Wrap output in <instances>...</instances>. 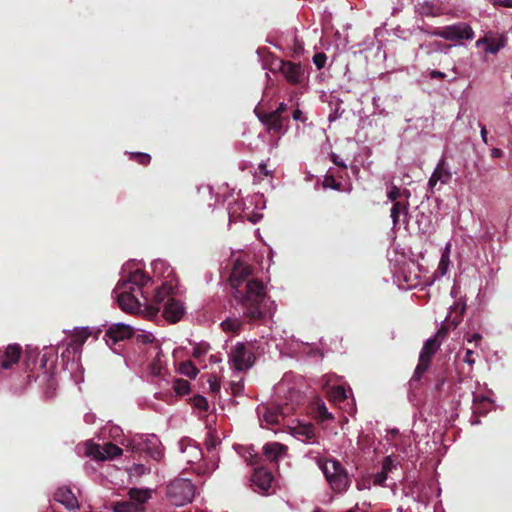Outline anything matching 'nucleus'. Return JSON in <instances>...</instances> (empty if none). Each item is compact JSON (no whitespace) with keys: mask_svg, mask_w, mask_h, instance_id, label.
<instances>
[{"mask_svg":"<svg viewBox=\"0 0 512 512\" xmlns=\"http://www.w3.org/2000/svg\"><path fill=\"white\" fill-rule=\"evenodd\" d=\"M287 450V447L283 444H280L278 442H272L267 443L263 447V453L264 455L270 460V461H278L279 457L283 455Z\"/></svg>","mask_w":512,"mask_h":512,"instance_id":"412c9836","label":"nucleus"},{"mask_svg":"<svg viewBox=\"0 0 512 512\" xmlns=\"http://www.w3.org/2000/svg\"><path fill=\"white\" fill-rule=\"evenodd\" d=\"M330 398L335 402H342L347 399V393L344 387L334 386L329 392Z\"/></svg>","mask_w":512,"mask_h":512,"instance_id":"c85d7f7f","label":"nucleus"},{"mask_svg":"<svg viewBox=\"0 0 512 512\" xmlns=\"http://www.w3.org/2000/svg\"><path fill=\"white\" fill-rule=\"evenodd\" d=\"M449 263H450L449 253H448V251H445L441 256L439 266H438V270L441 272L442 275L446 274V272L448 270Z\"/></svg>","mask_w":512,"mask_h":512,"instance_id":"473e14b6","label":"nucleus"},{"mask_svg":"<svg viewBox=\"0 0 512 512\" xmlns=\"http://www.w3.org/2000/svg\"><path fill=\"white\" fill-rule=\"evenodd\" d=\"M254 268L237 260L232 268L229 282L234 290L233 297L241 306L243 316L250 323L264 319L262 304L265 300V287L261 280L253 278Z\"/></svg>","mask_w":512,"mask_h":512,"instance_id":"f257e3e1","label":"nucleus"},{"mask_svg":"<svg viewBox=\"0 0 512 512\" xmlns=\"http://www.w3.org/2000/svg\"><path fill=\"white\" fill-rule=\"evenodd\" d=\"M387 473L380 471L374 475L373 483L376 486H384L385 481L387 480Z\"/></svg>","mask_w":512,"mask_h":512,"instance_id":"ea45409f","label":"nucleus"},{"mask_svg":"<svg viewBox=\"0 0 512 512\" xmlns=\"http://www.w3.org/2000/svg\"><path fill=\"white\" fill-rule=\"evenodd\" d=\"M342 184L338 182L333 175H326L323 180L324 188H331L333 190H341Z\"/></svg>","mask_w":512,"mask_h":512,"instance_id":"7c9ffc66","label":"nucleus"},{"mask_svg":"<svg viewBox=\"0 0 512 512\" xmlns=\"http://www.w3.org/2000/svg\"><path fill=\"white\" fill-rule=\"evenodd\" d=\"M259 169L262 173H264V175L268 176L269 175V171L267 170V166L266 164H260L259 165Z\"/></svg>","mask_w":512,"mask_h":512,"instance_id":"6e6d98bb","label":"nucleus"},{"mask_svg":"<svg viewBox=\"0 0 512 512\" xmlns=\"http://www.w3.org/2000/svg\"><path fill=\"white\" fill-rule=\"evenodd\" d=\"M440 345L441 341L436 338H429L425 341L419 355L418 364L409 382L412 387L417 388L419 386L423 375L429 369L432 358L440 348Z\"/></svg>","mask_w":512,"mask_h":512,"instance_id":"39448f33","label":"nucleus"},{"mask_svg":"<svg viewBox=\"0 0 512 512\" xmlns=\"http://www.w3.org/2000/svg\"><path fill=\"white\" fill-rule=\"evenodd\" d=\"M180 372L191 378L195 379L199 373L198 368L192 363V361H184L180 364Z\"/></svg>","mask_w":512,"mask_h":512,"instance_id":"bb28decb","label":"nucleus"},{"mask_svg":"<svg viewBox=\"0 0 512 512\" xmlns=\"http://www.w3.org/2000/svg\"><path fill=\"white\" fill-rule=\"evenodd\" d=\"M90 336V333L87 331V329H81L74 333L72 337V344L76 346L77 348L81 347L88 337Z\"/></svg>","mask_w":512,"mask_h":512,"instance_id":"c756f323","label":"nucleus"},{"mask_svg":"<svg viewBox=\"0 0 512 512\" xmlns=\"http://www.w3.org/2000/svg\"><path fill=\"white\" fill-rule=\"evenodd\" d=\"M193 405L203 411H207L209 408L207 399L201 395H197L193 398Z\"/></svg>","mask_w":512,"mask_h":512,"instance_id":"72a5a7b5","label":"nucleus"},{"mask_svg":"<svg viewBox=\"0 0 512 512\" xmlns=\"http://www.w3.org/2000/svg\"><path fill=\"white\" fill-rule=\"evenodd\" d=\"M114 512H142L141 508H138L130 500L121 501L114 504Z\"/></svg>","mask_w":512,"mask_h":512,"instance_id":"a878e982","label":"nucleus"},{"mask_svg":"<svg viewBox=\"0 0 512 512\" xmlns=\"http://www.w3.org/2000/svg\"><path fill=\"white\" fill-rule=\"evenodd\" d=\"M318 413L322 421L333 419L332 414L328 412L324 403L318 405Z\"/></svg>","mask_w":512,"mask_h":512,"instance_id":"58836bf2","label":"nucleus"},{"mask_svg":"<svg viewBox=\"0 0 512 512\" xmlns=\"http://www.w3.org/2000/svg\"><path fill=\"white\" fill-rule=\"evenodd\" d=\"M145 450L152 459L158 462L161 461L164 456L163 447L157 439L145 443Z\"/></svg>","mask_w":512,"mask_h":512,"instance_id":"5701e85b","label":"nucleus"},{"mask_svg":"<svg viewBox=\"0 0 512 512\" xmlns=\"http://www.w3.org/2000/svg\"><path fill=\"white\" fill-rule=\"evenodd\" d=\"M482 339V336L479 333H474L471 337L467 338L468 342H478Z\"/></svg>","mask_w":512,"mask_h":512,"instance_id":"864d4df0","label":"nucleus"},{"mask_svg":"<svg viewBox=\"0 0 512 512\" xmlns=\"http://www.w3.org/2000/svg\"><path fill=\"white\" fill-rule=\"evenodd\" d=\"M394 467L393 460L390 456L385 457L382 463V470L385 473H389Z\"/></svg>","mask_w":512,"mask_h":512,"instance_id":"79ce46f5","label":"nucleus"},{"mask_svg":"<svg viewBox=\"0 0 512 512\" xmlns=\"http://www.w3.org/2000/svg\"><path fill=\"white\" fill-rule=\"evenodd\" d=\"M208 382L212 393H218L220 391V380L216 375H210Z\"/></svg>","mask_w":512,"mask_h":512,"instance_id":"c9c22d12","label":"nucleus"},{"mask_svg":"<svg viewBox=\"0 0 512 512\" xmlns=\"http://www.w3.org/2000/svg\"><path fill=\"white\" fill-rule=\"evenodd\" d=\"M163 265H164V262L162 260H157V261H154V263H153L155 270L158 268V266H163Z\"/></svg>","mask_w":512,"mask_h":512,"instance_id":"bf43d9fd","label":"nucleus"},{"mask_svg":"<svg viewBox=\"0 0 512 512\" xmlns=\"http://www.w3.org/2000/svg\"><path fill=\"white\" fill-rule=\"evenodd\" d=\"M54 499L64 505L69 510H75L79 507L78 500L72 490L67 487H60L54 494Z\"/></svg>","mask_w":512,"mask_h":512,"instance_id":"f3484780","label":"nucleus"},{"mask_svg":"<svg viewBox=\"0 0 512 512\" xmlns=\"http://www.w3.org/2000/svg\"><path fill=\"white\" fill-rule=\"evenodd\" d=\"M430 77L432 79H444L446 77L445 73L438 71V70H432L430 72Z\"/></svg>","mask_w":512,"mask_h":512,"instance_id":"09e8293b","label":"nucleus"},{"mask_svg":"<svg viewBox=\"0 0 512 512\" xmlns=\"http://www.w3.org/2000/svg\"><path fill=\"white\" fill-rule=\"evenodd\" d=\"M326 60H327V56L323 52L316 53L313 56V63L315 64L317 69H322L325 66Z\"/></svg>","mask_w":512,"mask_h":512,"instance_id":"f704fd0d","label":"nucleus"},{"mask_svg":"<svg viewBox=\"0 0 512 512\" xmlns=\"http://www.w3.org/2000/svg\"><path fill=\"white\" fill-rule=\"evenodd\" d=\"M92 454L97 460H107L118 457L122 454V449L112 442H107L102 446L96 445Z\"/></svg>","mask_w":512,"mask_h":512,"instance_id":"2eb2a0df","label":"nucleus"},{"mask_svg":"<svg viewBox=\"0 0 512 512\" xmlns=\"http://www.w3.org/2000/svg\"><path fill=\"white\" fill-rule=\"evenodd\" d=\"M387 197L394 204L395 202H398L397 199L401 197V190L397 186L393 185L388 191Z\"/></svg>","mask_w":512,"mask_h":512,"instance_id":"4c0bfd02","label":"nucleus"},{"mask_svg":"<svg viewBox=\"0 0 512 512\" xmlns=\"http://www.w3.org/2000/svg\"><path fill=\"white\" fill-rule=\"evenodd\" d=\"M331 160L333 161V163H334L336 166H338V167H340V168H343V169H346V168H347V166H346V164L343 162V160H340V159H339V156H337L336 154H332V155H331Z\"/></svg>","mask_w":512,"mask_h":512,"instance_id":"de8ad7c7","label":"nucleus"},{"mask_svg":"<svg viewBox=\"0 0 512 512\" xmlns=\"http://www.w3.org/2000/svg\"><path fill=\"white\" fill-rule=\"evenodd\" d=\"M464 362L469 365H473L475 363L474 351L467 349L464 357Z\"/></svg>","mask_w":512,"mask_h":512,"instance_id":"c03bdc74","label":"nucleus"},{"mask_svg":"<svg viewBox=\"0 0 512 512\" xmlns=\"http://www.w3.org/2000/svg\"><path fill=\"white\" fill-rule=\"evenodd\" d=\"M150 280L148 275L137 269L131 272L126 280L118 282L113 290V295L124 312L134 314L140 311L141 303L136 292H140L144 296L143 288Z\"/></svg>","mask_w":512,"mask_h":512,"instance_id":"f03ea898","label":"nucleus"},{"mask_svg":"<svg viewBox=\"0 0 512 512\" xmlns=\"http://www.w3.org/2000/svg\"><path fill=\"white\" fill-rule=\"evenodd\" d=\"M173 388L177 395L184 396L190 392V383L184 379H176Z\"/></svg>","mask_w":512,"mask_h":512,"instance_id":"cd10ccee","label":"nucleus"},{"mask_svg":"<svg viewBox=\"0 0 512 512\" xmlns=\"http://www.w3.org/2000/svg\"><path fill=\"white\" fill-rule=\"evenodd\" d=\"M466 305L465 303L459 304L455 303L454 306L451 308V313L455 312L456 315L454 317H451L449 315L446 318L445 324H443L440 329L437 331L436 335L433 338H436L440 341V339H443L448 334L449 330L456 329L457 326L461 323L463 314L465 313Z\"/></svg>","mask_w":512,"mask_h":512,"instance_id":"9d476101","label":"nucleus"},{"mask_svg":"<svg viewBox=\"0 0 512 512\" xmlns=\"http://www.w3.org/2000/svg\"><path fill=\"white\" fill-rule=\"evenodd\" d=\"M320 468L333 491L338 493L346 491L350 480L345 468L338 460L327 459Z\"/></svg>","mask_w":512,"mask_h":512,"instance_id":"20e7f679","label":"nucleus"},{"mask_svg":"<svg viewBox=\"0 0 512 512\" xmlns=\"http://www.w3.org/2000/svg\"><path fill=\"white\" fill-rule=\"evenodd\" d=\"M408 206H409L408 201H406V202L398 201L393 204V206L391 208L390 216L392 218L394 228L397 227V225L399 224V217L401 214H403V216H404L403 222L407 223Z\"/></svg>","mask_w":512,"mask_h":512,"instance_id":"4be33fe9","label":"nucleus"},{"mask_svg":"<svg viewBox=\"0 0 512 512\" xmlns=\"http://www.w3.org/2000/svg\"><path fill=\"white\" fill-rule=\"evenodd\" d=\"M313 512H324L323 510H321L320 508H317L315 509Z\"/></svg>","mask_w":512,"mask_h":512,"instance_id":"680f3d73","label":"nucleus"},{"mask_svg":"<svg viewBox=\"0 0 512 512\" xmlns=\"http://www.w3.org/2000/svg\"><path fill=\"white\" fill-rule=\"evenodd\" d=\"M507 43V37L503 34L498 37L485 35L482 39L477 41V45L485 44V51L490 54H496L500 49L504 48Z\"/></svg>","mask_w":512,"mask_h":512,"instance_id":"dca6fc26","label":"nucleus"},{"mask_svg":"<svg viewBox=\"0 0 512 512\" xmlns=\"http://www.w3.org/2000/svg\"><path fill=\"white\" fill-rule=\"evenodd\" d=\"M48 512H53V511H48Z\"/></svg>","mask_w":512,"mask_h":512,"instance_id":"e2e57ef3","label":"nucleus"},{"mask_svg":"<svg viewBox=\"0 0 512 512\" xmlns=\"http://www.w3.org/2000/svg\"><path fill=\"white\" fill-rule=\"evenodd\" d=\"M255 114L262 124L266 126L268 132L280 133L284 123L288 121V116H279L271 112H263L255 109Z\"/></svg>","mask_w":512,"mask_h":512,"instance_id":"9b49d317","label":"nucleus"},{"mask_svg":"<svg viewBox=\"0 0 512 512\" xmlns=\"http://www.w3.org/2000/svg\"><path fill=\"white\" fill-rule=\"evenodd\" d=\"M273 475L271 471L263 467L256 468L252 475V482L262 491H267L271 487Z\"/></svg>","mask_w":512,"mask_h":512,"instance_id":"6ab92c4d","label":"nucleus"},{"mask_svg":"<svg viewBox=\"0 0 512 512\" xmlns=\"http://www.w3.org/2000/svg\"><path fill=\"white\" fill-rule=\"evenodd\" d=\"M357 508H358V505H356L355 508L348 510L347 512H356Z\"/></svg>","mask_w":512,"mask_h":512,"instance_id":"052dcab7","label":"nucleus"},{"mask_svg":"<svg viewBox=\"0 0 512 512\" xmlns=\"http://www.w3.org/2000/svg\"><path fill=\"white\" fill-rule=\"evenodd\" d=\"M195 495L194 484L184 478L173 480L167 487V496L175 506H183L190 503Z\"/></svg>","mask_w":512,"mask_h":512,"instance_id":"423d86ee","label":"nucleus"},{"mask_svg":"<svg viewBox=\"0 0 512 512\" xmlns=\"http://www.w3.org/2000/svg\"><path fill=\"white\" fill-rule=\"evenodd\" d=\"M287 109H288L287 104L280 103L279 106L272 112L279 116H284V113L287 112Z\"/></svg>","mask_w":512,"mask_h":512,"instance_id":"49530a36","label":"nucleus"},{"mask_svg":"<svg viewBox=\"0 0 512 512\" xmlns=\"http://www.w3.org/2000/svg\"><path fill=\"white\" fill-rule=\"evenodd\" d=\"M129 500L135 504L138 508L142 509V512L146 511V504L151 498L152 490L148 488H131L128 491Z\"/></svg>","mask_w":512,"mask_h":512,"instance_id":"a211bd4d","label":"nucleus"},{"mask_svg":"<svg viewBox=\"0 0 512 512\" xmlns=\"http://www.w3.org/2000/svg\"><path fill=\"white\" fill-rule=\"evenodd\" d=\"M273 71L279 70L291 85H300L305 81V69L301 63H295L289 60L276 59L272 63Z\"/></svg>","mask_w":512,"mask_h":512,"instance_id":"0eeeda50","label":"nucleus"},{"mask_svg":"<svg viewBox=\"0 0 512 512\" xmlns=\"http://www.w3.org/2000/svg\"><path fill=\"white\" fill-rule=\"evenodd\" d=\"M293 435L305 443L315 442V427L313 424L298 425L293 429Z\"/></svg>","mask_w":512,"mask_h":512,"instance_id":"aec40b11","label":"nucleus"},{"mask_svg":"<svg viewBox=\"0 0 512 512\" xmlns=\"http://www.w3.org/2000/svg\"><path fill=\"white\" fill-rule=\"evenodd\" d=\"M225 332L238 333L242 327V321L237 318H227L221 323Z\"/></svg>","mask_w":512,"mask_h":512,"instance_id":"393cba45","label":"nucleus"},{"mask_svg":"<svg viewBox=\"0 0 512 512\" xmlns=\"http://www.w3.org/2000/svg\"><path fill=\"white\" fill-rule=\"evenodd\" d=\"M401 196H404L406 200L410 197V191L408 189H404L401 191Z\"/></svg>","mask_w":512,"mask_h":512,"instance_id":"13d9d810","label":"nucleus"},{"mask_svg":"<svg viewBox=\"0 0 512 512\" xmlns=\"http://www.w3.org/2000/svg\"><path fill=\"white\" fill-rule=\"evenodd\" d=\"M432 34L448 41L471 40L474 37L472 27L464 22L437 28Z\"/></svg>","mask_w":512,"mask_h":512,"instance_id":"6e6552de","label":"nucleus"},{"mask_svg":"<svg viewBox=\"0 0 512 512\" xmlns=\"http://www.w3.org/2000/svg\"><path fill=\"white\" fill-rule=\"evenodd\" d=\"M206 445H207L208 450H213V449H215L216 442L214 439L211 438L210 440L206 441Z\"/></svg>","mask_w":512,"mask_h":512,"instance_id":"5fc2aeb1","label":"nucleus"},{"mask_svg":"<svg viewBox=\"0 0 512 512\" xmlns=\"http://www.w3.org/2000/svg\"><path fill=\"white\" fill-rule=\"evenodd\" d=\"M480 127H481V137H482V140L485 144H488V140H487V129H486V126L485 125H482L480 124Z\"/></svg>","mask_w":512,"mask_h":512,"instance_id":"3c124183","label":"nucleus"},{"mask_svg":"<svg viewBox=\"0 0 512 512\" xmlns=\"http://www.w3.org/2000/svg\"><path fill=\"white\" fill-rule=\"evenodd\" d=\"M280 411L278 407H267L263 413V420L269 425L279 423Z\"/></svg>","mask_w":512,"mask_h":512,"instance_id":"b1692460","label":"nucleus"},{"mask_svg":"<svg viewBox=\"0 0 512 512\" xmlns=\"http://www.w3.org/2000/svg\"><path fill=\"white\" fill-rule=\"evenodd\" d=\"M171 290L172 287L167 283L157 288L151 303L145 306L144 312L147 318L153 319L162 311V317L170 323L180 321L185 311L184 306L181 301L169 296Z\"/></svg>","mask_w":512,"mask_h":512,"instance_id":"7ed1b4c3","label":"nucleus"},{"mask_svg":"<svg viewBox=\"0 0 512 512\" xmlns=\"http://www.w3.org/2000/svg\"><path fill=\"white\" fill-rule=\"evenodd\" d=\"M229 360L237 371H243L252 367L255 362V355L247 349L244 343L238 342L231 349Z\"/></svg>","mask_w":512,"mask_h":512,"instance_id":"1a4fd4ad","label":"nucleus"},{"mask_svg":"<svg viewBox=\"0 0 512 512\" xmlns=\"http://www.w3.org/2000/svg\"><path fill=\"white\" fill-rule=\"evenodd\" d=\"M292 117L294 120H303V113L300 109H296L293 111Z\"/></svg>","mask_w":512,"mask_h":512,"instance_id":"8fccbe9b","label":"nucleus"},{"mask_svg":"<svg viewBox=\"0 0 512 512\" xmlns=\"http://www.w3.org/2000/svg\"><path fill=\"white\" fill-rule=\"evenodd\" d=\"M231 386V390H232V394L234 396H238L241 394V392L243 391L244 389V384L242 381H238V382H232L230 384Z\"/></svg>","mask_w":512,"mask_h":512,"instance_id":"a19ab883","label":"nucleus"},{"mask_svg":"<svg viewBox=\"0 0 512 512\" xmlns=\"http://www.w3.org/2000/svg\"><path fill=\"white\" fill-rule=\"evenodd\" d=\"M134 331L133 328L129 325L123 323L112 324L105 333V336L108 337L113 343H117L119 341H123L129 339L133 336Z\"/></svg>","mask_w":512,"mask_h":512,"instance_id":"4468645a","label":"nucleus"},{"mask_svg":"<svg viewBox=\"0 0 512 512\" xmlns=\"http://www.w3.org/2000/svg\"><path fill=\"white\" fill-rule=\"evenodd\" d=\"M220 361H221V358H220V357H218L217 355H211V356H210V362H212V363H218V362H220Z\"/></svg>","mask_w":512,"mask_h":512,"instance_id":"4d7b16f0","label":"nucleus"},{"mask_svg":"<svg viewBox=\"0 0 512 512\" xmlns=\"http://www.w3.org/2000/svg\"><path fill=\"white\" fill-rule=\"evenodd\" d=\"M492 4L494 6H501L506 8H512V0H493Z\"/></svg>","mask_w":512,"mask_h":512,"instance_id":"a18cd8bd","label":"nucleus"},{"mask_svg":"<svg viewBox=\"0 0 512 512\" xmlns=\"http://www.w3.org/2000/svg\"><path fill=\"white\" fill-rule=\"evenodd\" d=\"M452 178V173L446 167V161L444 158L440 159L436 168L434 169L431 177L428 181V186L430 189H433L438 182L442 185L447 184Z\"/></svg>","mask_w":512,"mask_h":512,"instance_id":"ddd939ff","label":"nucleus"},{"mask_svg":"<svg viewBox=\"0 0 512 512\" xmlns=\"http://www.w3.org/2000/svg\"><path fill=\"white\" fill-rule=\"evenodd\" d=\"M209 349V345L207 344H198L196 345L194 348H193V357L194 358H200L201 356H203L204 354L207 353Z\"/></svg>","mask_w":512,"mask_h":512,"instance_id":"e433bc0d","label":"nucleus"},{"mask_svg":"<svg viewBox=\"0 0 512 512\" xmlns=\"http://www.w3.org/2000/svg\"><path fill=\"white\" fill-rule=\"evenodd\" d=\"M491 156L493 158H500L502 156V150L499 148H493L491 150Z\"/></svg>","mask_w":512,"mask_h":512,"instance_id":"603ef678","label":"nucleus"},{"mask_svg":"<svg viewBox=\"0 0 512 512\" xmlns=\"http://www.w3.org/2000/svg\"><path fill=\"white\" fill-rule=\"evenodd\" d=\"M21 355L22 347L19 344H9L3 352L0 350V368L3 370L11 369L19 362Z\"/></svg>","mask_w":512,"mask_h":512,"instance_id":"f8f14e48","label":"nucleus"},{"mask_svg":"<svg viewBox=\"0 0 512 512\" xmlns=\"http://www.w3.org/2000/svg\"><path fill=\"white\" fill-rule=\"evenodd\" d=\"M130 159L135 160L137 163L146 166L150 163L151 156L147 153L136 152L130 154Z\"/></svg>","mask_w":512,"mask_h":512,"instance_id":"2f4dec72","label":"nucleus"},{"mask_svg":"<svg viewBox=\"0 0 512 512\" xmlns=\"http://www.w3.org/2000/svg\"><path fill=\"white\" fill-rule=\"evenodd\" d=\"M132 471L138 475V476H141V475H144L147 473V468L145 465L143 464H134L133 465V468H132Z\"/></svg>","mask_w":512,"mask_h":512,"instance_id":"37998d69","label":"nucleus"}]
</instances>
